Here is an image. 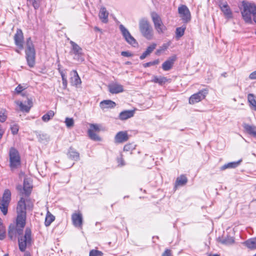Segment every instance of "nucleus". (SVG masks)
<instances>
[{"label": "nucleus", "instance_id": "obj_1", "mask_svg": "<svg viewBox=\"0 0 256 256\" xmlns=\"http://www.w3.org/2000/svg\"><path fill=\"white\" fill-rule=\"evenodd\" d=\"M33 207V204L30 200H24L21 198L18 203L16 212V220L20 222H26V208L32 209Z\"/></svg>", "mask_w": 256, "mask_h": 256}, {"label": "nucleus", "instance_id": "obj_2", "mask_svg": "<svg viewBox=\"0 0 256 256\" xmlns=\"http://www.w3.org/2000/svg\"><path fill=\"white\" fill-rule=\"evenodd\" d=\"M18 247L21 252H24L26 248L31 246L32 243V231L30 228H26L24 235L18 238Z\"/></svg>", "mask_w": 256, "mask_h": 256}, {"label": "nucleus", "instance_id": "obj_3", "mask_svg": "<svg viewBox=\"0 0 256 256\" xmlns=\"http://www.w3.org/2000/svg\"><path fill=\"white\" fill-rule=\"evenodd\" d=\"M26 222H20L16 220V224H12L9 226L8 236L12 240H15L17 236H21L23 234L24 228Z\"/></svg>", "mask_w": 256, "mask_h": 256}, {"label": "nucleus", "instance_id": "obj_4", "mask_svg": "<svg viewBox=\"0 0 256 256\" xmlns=\"http://www.w3.org/2000/svg\"><path fill=\"white\" fill-rule=\"evenodd\" d=\"M25 52L28 65L30 67H33L35 64L36 52L30 38H28L26 40Z\"/></svg>", "mask_w": 256, "mask_h": 256}, {"label": "nucleus", "instance_id": "obj_5", "mask_svg": "<svg viewBox=\"0 0 256 256\" xmlns=\"http://www.w3.org/2000/svg\"><path fill=\"white\" fill-rule=\"evenodd\" d=\"M139 28L142 35L148 40L153 38V30L148 19L142 18L139 21Z\"/></svg>", "mask_w": 256, "mask_h": 256}, {"label": "nucleus", "instance_id": "obj_6", "mask_svg": "<svg viewBox=\"0 0 256 256\" xmlns=\"http://www.w3.org/2000/svg\"><path fill=\"white\" fill-rule=\"evenodd\" d=\"M243 6L242 17L246 22L251 23L252 16L256 13V5L253 3H244Z\"/></svg>", "mask_w": 256, "mask_h": 256}, {"label": "nucleus", "instance_id": "obj_7", "mask_svg": "<svg viewBox=\"0 0 256 256\" xmlns=\"http://www.w3.org/2000/svg\"><path fill=\"white\" fill-rule=\"evenodd\" d=\"M11 200V192L6 189L4 190L2 200H0V209L4 215L8 213V208Z\"/></svg>", "mask_w": 256, "mask_h": 256}, {"label": "nucleus", "instance_id": "obj_8", "mask_svg": "<svg viewBox=\"0 0 256 256\" xmlns=\"http://www.w3.org/2000/svg\"><path fill=\"white\" fill-rule=\"evenodd\" d=\"M72 48L70 52V54L74 56V59L78 62H82L84 60L83 58L82 49L74 42L70 40Z\"/></svg>", "mask_w": 256, "mask_h": 256}, {"label": "nucleus", "instance_id": "obj_9", "mask_svg": "<svg viewBox=\"0 0 256 256\" xmlns=\"http://www.w3.org/2000/svg\"><path fill=\"white\" fill-rule=\"evenodd\" d=\"M10 166L16 168L20 164V158L18 152L14 148H11L9 152Z\"/></svg>", "mask_w": 256, "mask_h": 256}, {"label": "nucleus", "instance_id": "obj_10", "mask_svg": "<svg viewBox=\"0 0 256 256\" xmlns=\"http://www.w3.org/2000/svg\"><path fill=\"white\" fill-rule=\"evenodd\" d=\"M208 94V90L207 89H203L199 91L198 92L190 96L189 98V103L193 104L200 102L202 100L204 99Z\"/></svg>", "mask_w": 256, "mask_h": 256}, {"label": "nucleus", "instance_id": "obj_11", "mask_svg": "<svg viewBox=\"0 0 256 256\" xmlns=\"http://www.w3.org/2000/svg\"><path fill=\"white\" fill-rule=\"evenodd\" d=\"M120 30L125 38L126 40L132 46H135L138 44L136 40L130 34L128 30L122 25L120 26Z\"/></svg>", "mask_w": 256, "mask_h": 256}, {"label": "nucleus", "instance_id": "obj_12", "mask_svg": "<svg viewBox=\"0 0 256 256\" xmlns=\"http://www.w3.org/2000/svg\"><path fill=\"white\" fill-rule=\"evenodd\" d=\"M151 16L155 28L159 34L162 33L165 29V26L162 24L160 16L156 12H152Z\"/></svg>", "mask_w": 256, "mask_h": 256}, {"label": "nucleus", "instance_id": "obj_13", "mask_svg": "<svg viewBox=\"0 0 256 256\" xmlns=\"http://www.w3.org/2000/svg\"><path fill=\"white\" fill-rule=\"evenodd\" d=\"M178 13L184 22H188L190 20L191 16L188 7L182 5L178 8Z\"/></svg>", "mask_w": 256, "mask_h": 256}, {"label": "nucleus", "instance_id": "obj_14", "mask_svg": "<svg viewBox=\"0 0 256 256\" xmlns=\"http://www.w3.org/2000/svg\"><path fill=\"white\" fill-rule=\"evenodd\" d=\"M72 220L73 225L78 228H82V226L83 218L80 212L74 213L72 215Z\"/></svg>", "mask_w": 256, "mask_h": 256}, {"label": "nucleus", "instance_id": "obj_15", "mask_svg": "<svg viewBox=\"0 0 256 256\" xmlns=\"http://www.w3.org/2000/svg\"><path fill=\"white\" fill-rule=\"evenodd\" d=\"M14 40L16 45L20 50H22L24 48V36L22 32L20 29L17 30L14 36Z\"/></svg>", "mask_w": 256, "mask_h": 256}, {"label": "nucleus", "instance_id": "obj_16", "mask_svg": "<svg viewBox=\"0 0 256 256\" xmlns=\"http://www.w3.org/2000/svg\"><path fill=\"white\" fill-rule=\"evenodd\" d=\"M16 102L19 106L20 110L23 112H29L32 106V100L29 98H27L26 101H25L24 102L20 101H17Z\"/></svg>", "mask_w": 256, "mask_h": 256}, {"label": "nucleus", "instance_id": "obj_17", "mask_svg": "<svg viewBox=\"0 0 256 256\" xmlns=\"http://www.w3.org/2000/svg\"><path fill=\"white\" fill-rule=\"evenodd\" d=\"M129 136L126 131H120L116 134L114 137L116 143L120 144L126 142Z\"/></svg>", "mask_w": 256, "mask_h": 256}, {"label": "nucleus", "instance_id": "obj_18", "mask_svg": "<svg viewBox=\"0 0 256 256\" xmlns=\"http://www.w3.org/2000/svg\"><path fill=\"white\" fill-rule=\"evenodd\" d=\"M109 92L112 94H118L124 91L123 86L117 82L111 83L108 86Z\"/></svg>", "mask_w": 256, "mask_h": 256}, {"label": "nucleus", "instance_id": "obj_19", "mask_svg": "<svg viewBox=\"0 0 256 256\" xmlns=\"http://www.w3.org/2000/svg\"><path fill=\"white\" fill-rule=\"evenodd\" d=\"M176 59V56H172L164 62L162 64V68L165 71H168L170 70L174 64V62Z\"/></svg>", "mask_w": 256, "mask_h": 256}, {"label": "nucleus", "instance_id": "obj_20", "mask_svg": "<svg viewBox=\"0 0 256 256\" xmlns=\"http://www.w3.org/2000/svg\"><path fill=\"white\" fill-rule=\"evenodd\" d=\"M219 6L226 18H232V12L226 2L220 3Z\"/></svg>", "mask_w": 256, "mask_h": 256}, {"label": "nucleus", "instance_id": "obj_21", "mask_svg": "<svg viewBox=\"0 0 256 256\" xmlns=\"http://www.w3.org/2000/svg\"><path fill=\"white\" fill-rule=\"evenodd\" d=\"M108 12L107 11L106 8L104 6H102L98 14L100 19L102 22L106 23L108 22Z\"/></svg>", "mask_w": 256, "mask_h": 256}, {"label": "nucleus", "instance_id": "obj_22", "mask_svg": "<svg viewBox=\"0 0 256 256\" xmlns=\"http://www.w3.org/2000/svg\"><path fill=\"white\" fill-rule=\"evenodd\" d=\"M32 188V186L30 180L25 178L24 181L23 189L26 196H28L30 194Z\"/></svg>", "mask_w": 256, "mask_h": 256}, {"label": "nucleus", "instance_id": "obj_23", "mask_svg": "<svg viewBox=\"0 0 256 256\" xmlns=\"http://www.w3.org/2000/svg\"><path fill=\"white\" fill-rule=\"evenodd\" d=\"M116 106V104L111 100H104L100 104V106L102 110L114 108Z\"/></svg>", "mask_w": 256, "mask_h": 256}, {"label": "nucleus", "instance_id": "obj_24", "mask_svg": "<svg viewBox=\"0 0 256 256\" xmlns=\"http://www.w3.org/2000/svg\"><path fill=\"white\" fill-rule=\"evenodd\" d=\"M134 114V111L133 110H124L120 114L119 118L122 120H126L132 117Z\"/></svg>", "mask_w": 256, "mask_h": 256}, {"label": "nucleus", "instance_id": "obj_25", "mask_svg": "<svg viewBox=\"0 0 256 256\" xmlns=\"http://www.w3.org/2000/svg\"><path fill=\"white\" fill-rule=\"evenodd\" d=\"M71 77V82L74 86H77L81 83V80L77 72L75 70H73L70 72Z\"/></svg>", "mask_w": 256, "mask_h": 256}, {"label": "nucleus", "instance_id": "obj_26", "mask_svg": "<svg viewBox=\"0 0 256 256\" xmlns=\"http://www.w3.org/2000/svg\"><path fill=\"white\" fill-rule=\"evenodd\" d=\"M156 44H150V46H148L146 50L144 51L142 54L140 56V60H144V59L146 56H149L152 52L153 50L156 48Z\"/></svg>", "mask_w": 256, "mask_h": 256}, {"label": "nucleus", "instance_id": "obj_27", "mask_svg": "<svg viewBox=\"0 0 256 256\" xmlns=\"http://www.w3.org/2000/svg\"><path fill=\"white\" fill-rule=\"evenodd\" d=\"M248 101L250 108L256 111V96L254 94H249L248 95Z\"/></svg>", "mask_w": 256, "mask_h": 256}, {"label": "nucleus", "instance_id": "obj_28", "mask_svg": "<svg viewBox=\"0 0 256 256\" xmlns=\"http://www.w3.org/2000/svg\"><path fill=\"white\" fill-rule=\"evenodd\" d=\"M242 160H239L237 162H228L224 164L220 168V170H224L228 168H234L238 167L240 164Z\"/></svg>", "mask_w": 256, "mask_h": 256}, {"label": "nucleus", "instance_id": "obj_29", "mask_svg": "<svg viewBox=\"0 0 256 256\" xmlns=\"http://www.w3.org/2000/svg\"><path fill=\"white\" fill-rule=\"evenodd\" d=\"M244 244L248 248L254 250L256 248V237L246 240Z\"/></svg>", "mask_w": 256, "mask_h": 256}, {"label": "nucleus", "instance_id": "obj_30", "mask_svg": "<svg viewBox=\"0 0 256 256\" xmlns=\"http://www.w3.org/2000/svg\"><path fill=\"white\" fill-rule=\"evenodd\" d=\"M244 128L249 134L256 138V126L245 124Z\"/></svg>", "mask_w": 256, "mask_h": 256}, {"label": "nucleus", "instance_id": "obj_31", "mask_svg": "<svg viewBox=\"0 0 256 256\" xmlns=\"http://www.w3.org/2000/svg\"><path fill=\"white\" fill-rule=\"evenodd\" d=\"M168 81V80L166 78L162 76L160 77H158L157 76H154L153 78L151 80L152 82L158 83L160 85H162L165 84Z\"/></svg>", "mask_w": 256, "mask_h": 256}, {"label": "nucleus", "instance_id": "obj_32", "mask_svg": "<svg viewBox=\"0 0 256 256\" xmlns=\"http://www.w3.org/2000/svg\"><path fill=\"white\" fill-rule=\"evenodd\" d=\"M219 242L222 244L228 245L232 244L234 242V239L232 237L227 236L226 238H219Z\"/></svg>", "mask_w": 256, "mask_h": 256}, {"label": "nucleus", "instance_id": "obj_33", "mask_svg": "<svg viewBox=\"0 0 256 256\" xmlns=\"http://www.w3.org/2000/svg\"><path fill=\"white\" fill-rule=\"evenodd\" d=\"M188 182V179L184 175H182L178 177L176 182V186H182L186 184Z\"/></svg>", "mask_w": 256, "mask_h": 256}, {"label": "nucleus", "instance_id": "obj_34", "mask_svg": "<svg viewBox=\"0 0 256 256\" xmlns=\"http://www.w3.org/2000/svg\"><path fill=\"white\" fill-rule=\"evenodd\" d=\"M55 217L51 214L49 212L46 214V217L45 218L44 224L46 226H48L54 221Z\"/></svg>", "mask_w": 256, "mask_h": 256}, {"label": "nucleus", "instance_id": "obj_35", "mask_svg": "<svg viewBox=\"0 0 256 256\" xmlns=\"http://www.w3.org/2000/svg\"><path fill=\"white\" fill-rule=\"evenodd\" d=\"M54 115V112L52 110H49L46 114L42 116V120L44 122H48L52 118Z\"/></svg>", "mask_w": 256, "mask_h": 256}, {"label": "nucleus", "instance_id": "obj_36", "mask_svg": "<svg viewBox=\"0 0 256 256\" xmlns=\"http://www.w3.org/2000/svg\"><path fill=\"white\" fill-rule=\"evenodd\" d=\"M68 156L70 158L75 160H78L79 159V153L72 148H70L68 152Z\"/></svg>", "mask_w": 256, "mask_h": 256}, {"label": "nucleus", "instance_id": "obj_37", "mask_svg": "<svg viewBox=\"0 0 256 256\" xmlns=\"http://www.w3.org/2000/svg\"><path fill=\"white\" fill-rule=\"evenodd\" d=\"M185 30L186 27L184 26L179 27L176 28V37L177 39H178L184 34Z\"/></svg>", "mask_w": 256, "mask_h": 256}, {"label": "nucleus", "instance_id": "obj_38", "mask_svg": "<svg viewBox=\"0 0 256 256\" xmlns=\"http://www.w3.org/2000/svg\"><path fill=\"white\" fill-rule=\"evenodd\" d=\"M64 122L66 127L68 128H70L74 126V120L72 118H66Z\"/></svg>", "mask_w": 256, "mask_h": 256}, {"label": "nucleus", "instance_id": "obj_39", "mask_svg": "<svg viewBox=\"0 0 256 256\" xmlns=\"http://www.w3.org/2000/svg\"><path fill=\"white\" fill-rule=\"evenodd\" d=\"M89 137L94 140H100V138L94 132L88 131Z\"/></svg>", "mask_w": 256, "mask_h": 256}, {"label": "nucleus", "instance_id": "obj_40", "mask_svg": "<svg viewBox=\"0 0 256 256\" xmlns=\"http://www.w3.org/2000/svg\"><path fill=\"white\" fill-rule=\"evenodd\" d=\"M135 148V146L132 144H126L124 147V151H130Z\"/></svg>", "mask_w": 256, "mask_h": 256}, {"label": "nucleus", "instance_id": "obj_41", "mask_svg": "<svg viewBox=\"0 0 256 256\" xmlns=\"http://www.w3.org/2000/svg\"><path fill=\"white\" fill-rule=\"evenodd\" d=\"M159 62H160L159 60H154L153 62H148L145 63V64H143V66L144 68H147V67H149V66H152L158 64H159Z\"/></svg>", "mask_w": 256, "mask_h": 256}, {"label": "nucleus", "instance_id": "obj_42", "mask_svg": "<svg viewBox=\"0 0 256 256\" xmlns=\"http://www.w3.org/2000/svg\"><path fill=\"white\" fill-rule=\"evenodd\" d=\"M102 253L98 250H92L90 252V256H102Z\"/></svg>", "mask_w": 256, "mask_h": 256}, {"label": "nucleus", "instance_id": "obj_43", "mask_svg": "<svg viewBox=\"0 0 256 256\" xmlns=\"http://www.w3.org/2000/svg\"><path fill=\"white\" fill-rule=\"evenodd\" d=\"M10 130L13 134L14 135L17 134L19 130L18 126V124H14L11 126Z\"/></svg>", "mask_w": 256, "mask_h": 256}, {"label": "nucleus", "instance_id": "obj_44", "mask_svg": "<svg viewBox=\"0 0 256 256\" xmlns=\"http://www.w3.org/2000/svg\"><path fill=\"white\" fill-rule=\"evenodd\" d=\"M6 236V230L4 226H0V240H2Z\"/></svg>", "mask_w": 256, "mask_h": 256}, {"label": "nucleus", "instance_id": "obj_45", "mask_svg": "<svg viewBox=\"0 0 256 256\" xmlns=\"http://www.w3.org/2000/svg\"><path fill=\"white\" fill-rule=\"evenodd\" d=\"M168 44H164L160 48L156 50V54L158 55L162 52L164 51L168 48Z\"/></svg>", "mask_w": 256, "mask_h": 256}, {"label": "nucleus", "instance_id": "obj_46", "mask_svg": "<svg viewBox=\"0 0 256 256\" xmlns=\"http://www.w3.org/2000/svg\"><path fill=\"white\" fill-rule=\"evenodd\" d=\"M100 130V128H99V127L98 126V125L96 124H90V129L88 130V131H91V132H96V131H99Z\"/></svg>", "mask_w": 256, "mask_h": 256}, {"label": "nucleus", "instance_id": "obj_47", "mask_svg": "<svg viewBox=\"0 0 256 256\" xmlns=\"http://www.w3.org/2000/svg\"><path fill=\"white\" fill-rule=\"evenodd\" d=\"M29 2H32V5L35 9H37L39 7V4L36 0H27Z\"/></svg>", "mask_w": 256, "mask_h": 256}, {"label": "nucleus", "instance_id": "obj_48", "mask_svg": "<svg viewBox=\"0 0 256 256\" xmlns=\"http://www.w3.org/2000/svg\"><path fill=\"white\" fill-rule=\"evenodd\" d=\"M7 118V116L5 114L4 112L1 111L0 112V122H4L6 120Z\"/></svg>", "mask_w": 256, "mask_h": 256}, {"label": "nucleus", "instance_id": "obj_49", "mask_svg": "<svg viewBox=\"0 0 256 256\" xmlns=\"http://www.w3.org/2000/svg\"><path fill=\"white\" fill-rule=\"evenodd\" d=\"M162 256H172V251L169 249H166L162 253Z\"/></svg>", "mask_w": 256, "mask_h": 256}, {"label": "nucleus", "instance_id": "obj_50", "mask_svg": "<svg viewBox=\"0 0 256 256\" xmlns=\"http://www.w3.org/2000/svg\"><path fill=\"white\" fill-rule=\"evenodd\" d=\"M24 90V88L21 86L20 84L18 85L15 89L16 92L17 94L20 93Z\"/></svg>", "mask_w": 256, "mask_h": 256}, {"label": "nucleus", "instance_id": "obj_51", "mask_svg": "<svg viewBox=\"0 0 256 256\" xmlns=\"http://www.w3.org/2000/svg\"><path fill=\"white\" fill-rule=\"evenodd\" d=\"M121 55L124 56H126V57H130V56H132V54L128 51L122 52H121Z\"/></svg>", "mask_w": 256, "mask_h": 256}, {"label": "nucleus", "instance_id": "obj_52", "mask_svg": "<svg viewBox=\"0 0 256 256\" xmlns=\"http://www.w3.org/2000/svg\"><path fill=\"white\" fill-rule=\"evenodd\" d=\"M58 70L59 72L60 73V76H62V80L63 78H66V76L65 75V74H64V72L60 70V65L59 64L58 66Z\"/></svg>", "mask_w": 256, "mask_h": 256}, {"label": "nucleus", "instance_id": "obj_53", "mask_svg": "<svg viewBox=\"0 0 256 256\" xmlns=\"http://www.w3.org/2000/svg\"><path fill=\"white\" fill-rule=\"evenodd\" d=\"M249 78L250 80H256V70L250 74Z\"/></svg>", "mask_w": 256, "mask_h": 256}, {"label": "nucleus", "instance_id": "obj_54", "mask_svg": "<svg viewBox=\"0 0 256 256\" xmlns=\"http://www.w3.org/2000/svg\"><path fill=\"white\" fill-rule=\"evenodd\" d=\"M62 80L63 88H64V89H66V88L67 85H68L67 80H66V78H63Z\"/></svg>", "mask_w": 256, "mask_h": 256}, {"label": "nucleus", "instance_id": "obj_55", "mask_svg": "<svg viewBox=\"0 0 256 256\" xmlns=\"http://www.w3.org/2000/svg\"><path fill=\"white\" fill-rule=\"evenodd\" d=\"M118 163L120 165H121L122 166L124 165V160L122 158L118 159Z\"/></svg>", "mask_w": 256, "mask_h": 256}, {"label": "nucleus", "instance_id": "obj_56", "mask_svg": "<svg viewBox=\"0 0 256 256\" xmlns=\"http://www.w3.org/2000/svg\"><path fill=\"white\" fill-rule=\"evenodd\" d=\"M252 16H254V22H256V13L252 15Z\"/></svg>", "mask_w": 256, "mask_h": 256}, {"label": "nucleus", "instance_id": "obj_57", "mask_svg": "<svg viewBox=\"0 0 256 256\" xmlns=\"http://www.w3.org/2000/svg\"><path fill=\"white\" fill-rule=\"evenodd\" d=\"M16 188L18 190H22V186L20 185H19V186H17Z\"/></svg>", "mask_w": 256, "mask_h": 256}, {"label": "nucleus", "instance_id": "obj_58", "mask_svg": "<svg viewBox=\"0 0 256 256\" xmlns=\"http://www.w3.org/2000/svg\"><path fill=\"white\" fill-rule=\"evenodd\" d=\"M3 226V224L2 222V219L0 218V226Z\"/></svg>", "mask_w": 256, "mask_h": 256}, {"label": "nucleus", "instance_id": "obj_59", "mask_svg": "<svg viewBox=\"0 0 256 256\" xmlns=\"http://www.w3.org/2000/svg\"><path fill=\"white\" fill-rule=\"evenodd\" d=\"M94 29H95L96 30H100V28H97V27H96V28H94Z\"/></svg>", "mask_w": 256, "mask_h": 256}, {"label": "nucleus", "instance_id": "obj_60", "mask_svg": "<svg viewBox=\"0 0 256 256\" xmlns=\"http://www.w3.org/2000/svg\"><path fill=\"white\" fill-rule=\"evenodd\" d=\"M16 52H17L18 53H20V52L18 50L16 49Z\"/></svg>", "mask_w": 256, "mask_h": 256}, {"label": "nucleus", "instance_id": "obj_61", "mask_svg": "<svg viewBox=\"0 0 256 256\" xmlns=\"http://www.w3.org/2000/svg\"><path fill=\"white\" fill-rule=\"evenodd\" d=\"M226 73L222 74V76H226Z\"/></svg>", "mask_w": 256, "mask_h": 256}, {"label": "nucleus", "instance_id": "obj_62", "mask_svg": "<svg viewBox=\"0 0 256 256\" xmlns=\"http://www.w3.org/2000/svg\"><path fill=\"white\" fill-rule=\"evenodd\" d=\"M212 256H218V254H214V255H213Z\"/></svg>", "mask_w": 256, "mask_h": 256}, {"label": "nucleus", "instance_id": "obj_63", "mask_svg": "<svg viewBox=\"0 0 256 256\" xmlns=\"http://www.w3.org/2000/svg\"><path fill=\"white\" fill-rule=\"evenodd\" d=\"M25 256H30L28 254H26Z\"/></svg>", "mask_w": 256, "mask_h": 256}, {"label": "nucleus", "instance_id": "obj_64", "mask_svg": "<svg viewBox=\"0 0 256 256\" xmlns=\"http://www.w3.org/2000/svg\"><path fill=\"white\" fill-rule=\"evenodd\" d=\"M4 256H8V254H6Z\"/></svg>", "mask_w": 256, "mask_h": 256}]
</instances>
